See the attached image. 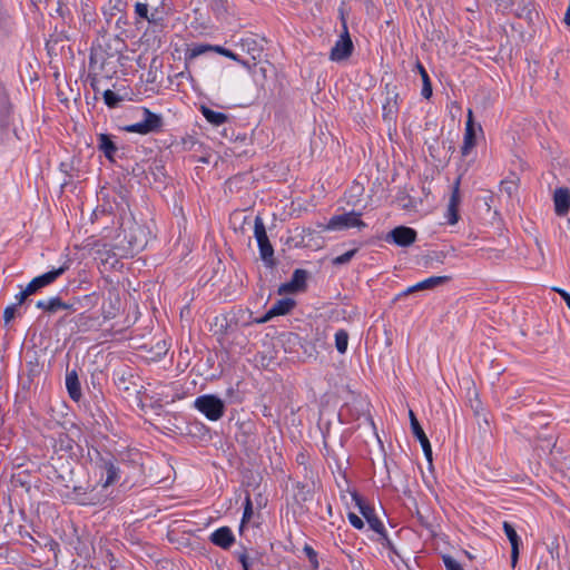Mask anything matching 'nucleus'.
I'll list each match as a JSON object with an SVG mask.
<instances>
[{"label":"nucleus","instance_id":"obj_15","mask_svg":"<svg viewBox=\"0 0 570 570\" xmlns=\"http://www.w3.org/2000/svg\"><path fill=\"white\" fill-rule=\"evenodd\" d=\"M142 122L148 134L159 131L163 127V118L160 115L151 112L147 108H142Z\"/></svg>","mask_w":570,"mask_h":570},{"label":"nucleus","instance_id":"obj_13","mask_svg":"<svg viewBox=\"0 0 570 570\" xmlns=\"http://www.w3.org/2000/svg\"><path fill=\"white\" fill-rule=\"evenodd\" d=\"M210 541L223 549H228L235 541V537L228 527H222L210 534Z\"/></svg>","mask_w":570,"mask_h":570},{"label":"nucleus","instance_id":"obj_21","mask_svg":"<svg viewBox=\"0 0 570 570\" xmlns=\"http://www.w3.org/2000/svg\"><path fill=\"white\" fill-rule=\"evenodd\" d=\"M397 94H389L385 102L383 104V117L386 120H393L396 117L399 105Z\"/></svg>","mask_w":570,"mask_h":570},{"label":"nucleus","instance_id":"obj_9","mask_svg":"<svg viewBox=\"0 0 570 570\" xmlns=\"http://www.w3.org/2000/svg\"><path fill=\"white\" fill-rule=\"evenodd\" d=\"M295 304V301L289 297L278 299L257 322L266 323L275 316L286 315L294 308Z\"/></svg>","mask_w":570,"mask_h":570},{"label":"nucleus","instance_id":"obj_31","mask_svg":"<svg viewBox=\"0 0 570 570\" xmlns=\"http://www.w3.org/2000/svg\"><path fill=\"white\" fill-rule=\"evenodd\" d=\"M252 514H253L252 501H250V498L247 495L245 499V508H244L242 524H244L246 521H248L250 519Z\"/></svg>","mask_w":570,"mask_h":570},{"label":"nucleus","instance_id":"obj_40","mask_svg":"<svg viewBox=\"0 0 570 570\" xmlns=\"http://www.w3.org/2000/svg\"><path fill=\"white\" fill-rule=\"evenodd\" d=\"M431 95H432V87H431V82L429 79V80L423 81L422 96L428 99L431 97Z\"/></svg>","mask_w":570,"mask_h":570},{"label":"nucleus","instance_id":"obj_42","mask_svg":"<svg viewBox=\"0 0 570 570\" xmlns=\"http://www.w3.org/2000/svg\"><path fill=\"white\" fill-rule=\"evenodd\" d=\"M36 306L40 309H43V311H47L49 312V306H48V298L47 299H40L37 302Z\"/></svg>","mask_w":570,"mask_h":570},{"label":"nucleus","instance_id":"obj_25","mask_svg":"<svg viewBox=\"0 0 570 570\" xmlns=\"http://www.w3.org/2000/svg\"><path fill=\"white\" fill-rule=\"evenodd\" d=\"M49 312L56 313L59 309H73L71 304L62 302L58 296L48 298Z\"/></svg>","mask_w":570,"mask_h":570},{"label":"nucleus","instance_id":"obj_20","mask_svg":"<svg viewBox=\"0 0 570 570\" xmlns=\"http://www.w3.org/2000/svg\"><path fill=\"white\" fill-rule=\"evenodd\" d=\"M200 112L209 124L216 127L222 126L228 119L224 112L215 111L206 106L200 107Z\"/></svg>","mask_w":570,"mask_h":570},{"label":"nucleus","instance_id":"obj_6","mask_svg":"<svg viewBox=\"0 0 570 570\" xmlns=\"http://www.w3.org/2000/svg\"><path fill=\"white\" fill-rule=\"evenodd\" d=\"M69 266L67 264L60 266L59 268L51 269L46 272L37 277H35L27 286L28 293H37L41 288L52 284L58 277H60Z\"/></svg>","mask_w":570,"mask_h":570},{"label":"nucleus","instance_id":"obj_23","mask_svg":"<svg viewBox=\"0 0 570 570\" xmlns=\"http://www.w3.org/2000/svg\"><path fill=\"white\" fill-rule=\"evenodd\" d=\"M351 497H352V500L354 501L355 505L358 508L361 514L367 519V518H371V517H374V511L373 509L367 505L363 500L362 498L357 494V492L353 491L351 493Z\"/></svg>","mask_w":570,"mask_h":570},{"label":"nucleus","instance_id":"obj_8","mask_svg":"<svg viewBox=\"0 0 570 570\" xmlns=\"http://www.w3.org/2000/svg\"><path fill=\"white\" fill-rule=\"evenodd\" d=\"M307 274L304 269H295L289 282L282 284L278 287V294H289L303 291L306 285Z\"/></svg>","mask_w":570,"mask_h":570},{"label":"nucleus","instance_id":"obj_12","mask_svg":"<svg viewBox=\"0 0 570 570\" xmlns=\"http://www.w3.org/2000/svg\"><path fill=\"white\" fill-rule=\"evenodd\" d=\"M119 480V470L110 461H104L100 465V480L99 484L102 488H107Z\"/></svg>","mask_w":570,"mask_h":570},{"label":"nucleus","instance_id":"obj_18","mask_svg":"<svg viewBox=\"0 0 570 570\" xmlns=\"http://www.w3.org/2000/svg\"><path fill=\"white\" fill-rule=\"evenodd\" d=\"M449 281L448 276H432L407 288L406 293L433 288Z\"/></svg>","mask_w":570,"mask_h":570},{"label":"nucleus","instance_id":"obj_34","mask_svg":"<svg viewBox=\"0 0 570 570\" xmlns=\"http://www.w3.org/2000/svg\"><path fill=\"white\" fill-rule=\"evenodd\" d=\"M226 2L224 0H213L212 7L215 10L217 17H220L223 12L226 10L225 8Z\"/></svg>","mask_w":570,"mask_h":570},{"label":"nucleus","instance_id":"obj_45","mask_svg":"<svg viewBox=\"0 0 570 570\" xmlns=\"http://www.w3.org/2000/svg\"><path fill=\"white\" fill-rule=\"evenodd\" d=\"M410 423H411V430L413 429V424H415L414 422H419L417 419L415 417V414L413 413L412 410H410Z\"/></svg>","mask_w":570,"mask_h":570},{"label":"nucleus","instance_id":"obj_32","mask_svg":"<svg viewBox=\"0 0 570 570\" xmlns=\"http://www.w3.org/2000/svg\"><path fill=\"white\" fill-rule=\"evenodd\" d=\"M347 519L355 529L362 530L364 528V522L357 514L350 512Z\"/></svg>","mask_w":570,"mask_h":570},{"label":"nucleus","instance_id":"obj_41","mask_svg":"<svg viewBox=\"0 0 570 570\" xmlns=\"http://www.w3.org/2000/svg\"><path fill=\"white\" fill-rule=\"evenodd\" d=\"M146 20L150 23H158L161 20V17L158 14V11L155 10L150 16H147Z\"/></svg>","mask_w":570,"mask_h":570},{"label":"nucleus","instance_id":"obj_43","mask_svg":"<svg viewBox=\"0 0 570 570\" xmlns=\"http://www.w3.org/2000/svg\"><path fill=\"white\" fill-rule=\"evenodd\" d=\"M417 68L421 73L422 80L423 81L429 80L430 78H429V75H428L426 70L424 69V67L421 63H419Z\"/></svg>","mask_w":570,"mask_h":570},{"label":"nucleus","instance_id":"obj_3","mask_svg":"<svg viewBox=\"0 0 570 570\" xmlns=\"http://www.w3.org/2000/svg\"><path fill=\"white\" fill-rule=\"evenodd\" d=\"M254 237L257 242L261 258L267 264H273L274 249L269 243L264 220L261 216H256L254 220Z\"/></svg>","mask_w":570,"mask_h":570},{"label":"nucleus","instance_id":"obj_14","mask_svg":"<svg viewBox=\"0 0 570 570\" xmlns=\"http://www.w3.org/2000/svg\"><path fill=\"white\" fill-rule=\"evenodd\" d=\"M503 531L505 533V535L508 537L510 543H511V548H512V551H511V559H512V564H515L517 560H518V556H519V544H520V538L515 531V529L513 528V525L507 521L503 522Z\"/></svg>","mask_w":570,"mask_h":570},{"label":"nucleus","instance_id":"obj_38","mask_svg":"<svg viewBox=\"0 0 570 570\" xmlns=\"http://www.w3.org/2000/svg\"><path fill=\"white\" fill-rule=\"evenodd\" d=\"M16 308H17V305H11V306L6 307V309L3 312V318H4L6 323H9L11 320H13L14 314H16Z\"/></svg>","mask_w":570,"mask_h":570},{"label":"nucleus","instance_id":"obj_2","mask_svg":"<svg viewBox=\"0 0 570 570\" xmlns=\"http://www.w3.org/2000/svg\"><path fill=\"white\" fill-rule=\"evenodd\" d=\"M194 407L209 421H218L225 413V403L214 394H204L195 399Z\"/></svg>","mask_w":570,"mask_h":570},{"label":"nucleus","instance_id":"obj_1","mask_svg":"<svg viewBox=\"0 0 570 570\" xmlns=\"http://www.w3.org/2000/svg\"><path fill=\"white\" fill-rule=\"evenodd\" d=\"M362 214L355 210L332 216L326 224H320L323 232H341L350 228L363 229L366 224L361 219Z\"/></svg>","mask_w":570,"mask_h":570},{"label":"nucleus","instance_id":"obj_47","mask_svg":"<svg viewBox=\"0 0 570 570\" xmlns=\"http://www.w3.org/2000/svg\"><path fill=\"white\" fill-rule=\"evenodd\" d=\"M237 63H239L240 66H243L246 69H250V65L243 59H240V61H238Z\"/></svg>","mask_w":570,"mask_h":570},{"label":"nucleus","instance_id":"obj_36","mask_svg":"<svg viewBox=\"0 0 570 570\" xmlns=\"http://www.w3.org/2000/svg\"><path fill=\"white\" fill-rule=\"evenodd\" d=\"M135 12L140 17L146 19L148 16V6L146 3L137 2L135 6Z\"/></svg>","mask_w":570,"mask_h":570},{"label":"nucleus","instance_id":"obj_5","mask_svg":"<svg viewBox=\"0 0 570 570\" xmlns=\"http://www.w3.org/2000/svg\"><path fill=\"white\" fill-rule=\"evenodd\" d=\"M482 131L480 125H476L473 119V111L471 109L468 110V119L465 122V130L463 136V144L461 147V153L463 156H468L472 149L475 147V138L476 132Z\"/></svg>","mask_w":570,"mask_h":570},{"label":"nucleus","instance_id":"obj_48","mask_svg":"<svg viewBox=\"0 0 570 570\" xmlns=\"http://www.w3.org/2000/svg\"><path fill=\"white\" fill-rule=\"evenodd\" d=\"M249 42L254 43L255 41L252 39L242 40V46L245 47L246 45H249Z\"/></svg>","mask_w":570,"mask_h":570},{"label":"nucleus","instance_id":"obj_33","mask_svg":"<svg viewBox=\"0 0 570 570\" xmlns=\"http://www.w3.org/2000/svg\"><path fill=\"white\" fill-rule=\"evenodd\" d=\"M217 53L224 56V57H227L236 62L240 61V57L238 55H236L235 52H233L232 50L229 49H226L222 46H218V50H217Z\"/></svg>","mask_w":570,"mask_h":570},{"label":"nucleus","instance_id":"obj_16","mask_svg":"<svg viewBox=\"0 0 570 570\" xmlns=\"http://www.w3.org/2000/svg\"><path fill=\"white\" fill-rule=\"evenodd\" d=\"M218 45H209V43H195L189 47L185 52V60L190 61L195 58L205 55L207 52H217Z\"/></svg>","mask_w":570,"mask_h":570},{"label":"nucleus","instance_id":"obj_50","mask_svg":"<svg viewBox=\"0 0 570 570\" xmlns=\"http://www.w3.org/2000/svg\"><path fill=\"white\" fill-rule=\"evenodd\" d=\"M140 246H141V244H139L137 242L134 244V247H140Z\"/></svg>","mask_w":570,"mask_h":570},{"label":"nucleus","instance_id":"obj_35","mask_svg":"<svg viewBox=\"0 0 570 570\" xmlns=\"http://www.w3.org/2000/svg\"><path fill=\"white\" fill-rule=\"evenodd\" d=\"M444 564L446 570H463L459 562L451 557H444Z\"/></svg>","mask_w":570,"mask_h":570},{"label":"nucleus","instance_id":"obj_30","mask_svg":"<svg viewBox=\"0 0 570 570\" xmlns=\"http://www.w3.org/2000/svg\"><path fill=\"white\" fill-rule=\"evenodd\" d=\"M125 130L127 132H134V134H139V135H148L146 128L144 127V122L142 120L138 121V122H135V124H131V125H128L125 127Z\"/></svg>","mask_w":570,"mask_h":570},{"label":"nucleus","instance_id":"obj_27","mask_svg":"<svg viewBox=\"0 0 570 570\" xmlns=\"http://www.w3.org/2000/svg\"><path fill=\"white\" fill-rule=\"evenodd\" d=\"M370 528L379 534L385 535V528L382 521L377 517H371L366 519Z\"/></svg>","mask_w":570,"mask_h":570},{"label":"nucleus","instance_id":"obj_29","mask_svg":"<svg viewBox=\"0 0 570 570\" xmlns=\"http://www.w3.org/2000/svg\"><path fill=\"white\" fill-rule=\"evenodd\" d=\"M10 114V104L4 94H0V117L4 119Z\"/></svg>","mask_w":570,"mask_h":570},{"label":"nucleus","instance_id":"obj_4","mask_svg":"<svg viewBox=\"0 0 570 570\" xmlns=\"http://www.w3.org/2000/svg\"><path fill=\"white\" fill-rule=\"evenodd\" d=\"M343 28V33L335 41L330 52V60L335 62L346 60L352 55L354 48L346 24H344Z\"/></svg>","mask_w":570,"mask_h":570},{"label":"nucleus","instance_id":"obj_26","mask_svg":"<svg viewBox=\"0 0 570 570\" xmlns=\"http://www.w3.org/2000/svg\"><path fill=\"white\" fill-rule=\"evenodd\" d=\"M356 253H357L356 248L350 249V250L345 252L344 254L338 255L335 258H333L332 263H333V265L347 264L355 256Z\"/></svg>","mask_w":570,"mask_h":570},{"label":"nucleus","instance_id":"obj_10","mask_svg":"<svg viewBox=\"0 0 570 570\" xmlns=\"http://www.w3.org/2000/svg\"><path fill=\"white\" fill-rule=\"evenodd\" d=\"M459 185H460V181L456 180L453 186V190H452V194H451V197L449 200V205H448V208H446V212L444 215L446 223L450 225H454L459 220V213H458L459 205H460Z\"/></svg>","mask_w":570,"mask_h":570},{"label":"nucleus","instance_id":"obj_49","mask_svg":"<svg viewBox=\"0 0 570 570\" xmlns=\"http://www.w3.org/2000/svg\"><path fill=\"white\" fill-rule=\"evenodd\" d=\"M564 303L568 306V308L570 309V298L567 302H564Z\"/></svg>","mask_w":570,"mask_h":570},{"label":"nucleus","instance_id":"obj_19","mask_svg":"<svg viewBox=\"0 0 570 570\" xmlns=\"http://www.w3.org/2000/svg\"><path fill=\"white\" fill-rule=\"evenodd\" d=\"M66 387L68 390L69 396L73 401H78L81 396L80 383L78 380V375L75 371L68 372L66 375Z\"/></svg>","mask_w":570,"mask_h":570},{"label":"nucleus","instance_id":"obj_11","mask_svg":"<svg viewBox=\"0 0 570 570\" xmlns=\"http://www.w3.org/2000/svg\"><path fill=\"white\" fill-rule=\"evenodd\" d=\"M554 210L558 216H566L570 209V191L568 188L560 187L553 194Z\"/></svg>","mask_w":570,"mask_h":570},{"label":"nucleus","instance_id":"obj_24","mask_svg":"<svg viewBox=\"0 0 570 570\" xmlns=\"http://www.w3.org/2000/svg\"><path fill=\"white\" fill-rule=\"evenodd\" d=\"M348 346V334L344 330H340L335 333V347L338 353L344 354Z\"/></svg>","mask_w":570,"mask_h":570},{"label":"nucleus","instance_id":"obj_28","mask_svg":"<svg viewBox=\"0 0 570 570\" xmlns=\"http://www.w3.org/2000/svg\"><path fill=\"white\" fill-rule=\"evenodd\" d=\"M104 100L108 107L114 108L118 105V102L120 101V98L116 92L108 89V90H105V92H104Z\"/></svg>","mask_w":570,"mask_h":570},{"label":"nucleus","instance_id":"obj_17","mask_svg":"<svg viewBox=\"0 0 570 570\" xmlns=\"http://www.w3.org/2000/svg\"><path fill=\"white\" fill-rule=\"evenodd\" d=\"M412 433L414 436L419 440L422 450L424 452V455L429 462H432V446L430 444V441L428 436L425 435L423 429L421 428L419 422H414Z\"/></svg>","mask_w":570,"mask_h":570},{"label":"nucleus","instance_id":"obj_46","mask_svg":"<svg viewBox=\"0 0 570 570\" xmlns=\"http://www.w3.org/2000/svg\"><path fill=\"white\" fill-rule=\"evenodd\" d=\"M78 502H79L80 504H90V503H95V502H94V499H91V498H90V499H86V498L80 499V498H79V499H78Z\"/></svg>","mask_w":570,"mask_h":570},{"label":"nucleus","instance_id":"obj_37","mask_svg":"<svg viewBox=\"0 0 570 570\" xmlns=\"http://www.w3.org/2000/svg\"><path fill=\"white\" fill-rule=\"evenodd\" d=\"M303 551L308 557L309 561L317 566V553L311 546H305Z\"/></svg>","mask_w":570,"mask_h":570},{"label":"nucleus","instance_id":"obj_39","mask_svg":"<svg viewBox=\"0 0 570 570\" xmlns=\"http://www.w3.org/2000/svg\"><path fill=\"white\" fill-rule=\"evenodd\" d=\"M32 294H33V293H28V286H26L22 291H20V292L16 295V297H14V298H16L17 303H16L14 305H17V306H18V305L22 304V303L24 302V299H26L28 296L32 295Z\"/></svg>","mask_w":570,"mask_h":570},{"label":"nucleus","instance_id":"obj_51","mask_svg":"<svg viewBox=\"0 0 570 570\" xmlns=\"http://www.w3.org/2000/svg\"><path fill=\"white\" fill-rule=\"evenodd\" d=\"M243 566H244V569L247 570V564L245 563L244 560H243Z\"/></svg>","mask_w":570,"mask_h":570},{"label":"nucleus","instance_id":"obj_22","mask_svg":"<svg viewBox=\"0 0 570 570\" xmlns=\"http://www.w3.org/2000/svg\"><path fill=\"white\" fill-rule=\"evenodd\" d=\"M98 148L105 154V156L108 159H112L117 147L115 146L114 141L111 140L110 136L107 134H99L98 135Z\"/></svg>","mask_w":570,"mask_h":570},{"label":"nucleus","instance_id":"obj_44","mask_svg":"<svg viewBox=\"0 0 570 570\" xmlns=\"http://www.w3.org/2000/svg\"><path fill=\"white\" fill-rule=\"evenodd\" d=\"M554 291L560 294V296L562 297V299L564 302H567L570 298V294L568 292H566L564 289L554 288Z\"/></svg>","mask_w":570,"mask_h":570},{"label":"nucleus","instance_id":"obj_7","mask_svg":"<svg viewBox=\"0 0 570 570\" xmlns=\"http://www.w3.org/2000/svg\"><path fill=\"white\" fill-rule=\"evenodd\" d=\"M416 239V232L406 226H399L392 229L387 236L386 240L396 244L397 246L406 247L413 244Z\"/></svg>","mask_w":570,"mask_h":570}]
</instances>
